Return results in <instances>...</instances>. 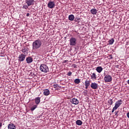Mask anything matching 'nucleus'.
I'll return each instance as SVG.
<instances>
[{
	"label": "nucleus",
	"instance_id": "f257e3e1",
	"mask_svg": "<svg viewBox=\"0 0 129 129\" xmlns=\"http://www.w3.org/2000/svg\"><path fill=\"white\" fill-rule=\"evenodd\" d=\"M41 46H42V41H41V40L37 39L35 40L32 43V51L38 50V49L41 48Z\"/></svg>",
	"mask_w": 129,
	"mask_h": 129
},
{
	"label": "nucleus",
	"instance_id": "f03ea898",
	"mask_svg": "<svg viewBox=\"0 0 129 129\" xmlns=\"http://www.w3.org/2000/svg\"><path fill=\"white\" fill-rule=\"evenodd\" d=\"M40 70L43 73H47L49 72V68L46 64H41L40 66Z\"/></svg>",
	"mask_w": 129,
	"mask_h": 129
},
{
	"label": "nucleus",
	"instance_id": "7ed1b4c3",
	"mask_svg": "<svg viewBox=\"0 0 129 129\" xmlns=\"http://www.w3.org/2000/svg\"><path fill=\"white\" fill-rule=\"evenodd\" d=\"M25 2L27 5H24L22 7V8L25 9V10H27V9H28L29 7L31 6H33L34 5V0H26Z\"/></svg>",
	"mask_w": 129,
	"mask_h": 129
},
{
	"label": "nucleus",
	"instance_id": "20e7f679",
	"mask_svg": "<svg viewBox=\"0 0 129 129\" xmlns=\"http://www.w3.org/2000/svg\"><path fill=\"white\" fill-rule=\"evenodd\" d=\"M104 80L106 83L111 82L112 81V77L109 75H106L104 78Z\"/></svg>",
	"mask_w": 129,
	"mask_h": 129
},
{
	"label": "nucleus",
	"instance_id": "39448f33",
	"mask_svg": "<svg viewBox=\"0 0 129 129\" xmlns=\"http://www.w3.org/2000/svg\"><path fill=\"white\" fill-rule=\"evenodd\" d=\"M70 46H75L77 44V40L74 37H71L70 39Z\"/></svg>",
	"mask_w": 129,
	"mask_h": 129
},
{
	"label": "nucleus",
	"instance_id": "423d86ee",
	"mask_svg": "<svg viewBox=\"0 0 129 129\" xmlns=\"http://www.w3.org/2000/svg\"><path fill=\"white\" fill-rule=\"evenodd\" d=\"M121 104H122V101L121 100H119L115 102L114 107L115 109H117V108H118L120 105H121Z\"/></svg>",
	"mask_w": 129,
	"mask_h": 129
},
{
	"label": "nucleus",
	"instance_id": "0eeeda50",
	"mask_svg": "<svg viewBox=\"0 0 129 129\" xmlns=\"http://www.w3.org/2000/svg\"><path fill=\"white\" fill-rule=\"evenodd\" d=\"M25 59H26V55L21 54L18 57V60L20 62H23V61H25Z\"/></svg>",
	"mask_w": 129,
	"mask_h": 129
},
{
	"label": "nucleus",
	"instance_id": "6e6552de",
	"mask_svg": "<svg viewBox=\"0 0 129 129\" xmlns=\"http://www.w3.org/2000/svg\"><path fill=\"white\" fill-rule=\"evenodd\" d=\"M47 7L49 9H54L55 8V3L52 1L49 2L47 4Z\"/></svg>",
	"mask_w": 129,
	"mask_h": 129
},
{
	"label": "nucleus",
	"instance_id": "1a4fd4ad",
	"mask_svg": "<svg viewBox=\"0 0 129 129\" xmlns=\"http://www.w3.org/2000/svg\"><path fill=\"white\" fill-rule=\"evenodd\" d=\"M91 87L92 89H97V88H98V84L96 83H92L91 84Z\"/></svg>",
	"mask_w": 129,
	"mask_h": 129
},
{
	"label": "nucleus",
	"instance_id": "9d476101",
	"mask_svg": "<svg viewBox=\"0 0 129 129\" xmlns=\"http://www.w3.org/2000/svg\"><path fill=\"white\" fill-rule=\"evenodd\" d=\"M71 102L73 104H76V105L78 104L79 103V101H78V100H77V99H75V98H73V99H71Z\"/></svg>",
	"mask_w": 129,
	"mask_h": 129
},
{
	"label": "nucleus",
	"instance_id": "9b49d317",
	"mask_svg": "<svg viewBox=\"0 0 129 129\" xmlns=\"http://www.w3.org/2000/svg\"><path fill=\"white\" fill-rule=\"evenodd\" d=\"M26 60L28 64H29L30 63H32V62H33V58L30 56L27 57Z\"/></svg>",
	"mask_w": 129,
	"mask_h": 129
},
{
	"label": "nucleus",
	"instance_id": "f8f14e48",
	"mask_svg": "<svg viewBox=\"0 0 129 129\" xmlns=\"http://www.w3.org/2000/svg\"><path fill=\"white\" fill-rule=\"evenodd\" d=\"M43 94L45 96H48L50 94V91L48 89H45L43 90Z\"/></svg>",
	"mask_w": 129,
	"mask_h": 129
},
{
	"label": "nucleus",
	"instance_id": "ddd939ff",
	"mask_svg": "<svg viewBox=\"0 0 129 129\" xmlns=\"http://www.w3.org/2000/svg\"><path fill=\"white\" fill-rule=\"evenodd\" d=\"M8 129H16V125L14 123H10L8 126Z\"/></svg>",
	"mask_w": 129,
	"mask_h": 129
},
{
	"label": "nucleus",
	"instance_id": "4468645a",
	"mask_svg": "<svg viewBox=\"0 0 129 129\" xmlns=\"http://www.w3.org/2000/svg\"><path fill=\"white\" fill-rule=\"evenodd\" d=\"M96 70L98 73H101L103 69L101 67H98L96 68Z\"/></svg>",
	"mask_w": 129,
	"mask_h": 129
},
{
	"label": "nucleus",
	"instance_id": "2eb2a0df",
	"mask_svg": "<svg viewBox=\"0 0 129 129\" xmlns=\"http://www.w3.org/2000/svg\"><path fill=\"white\" fill-rule=\"evenodd\" d=\"M90 13L92 15H96L97 14V10L96 9H92L90 10Z\"/></svg>",
	"mask_w": 129,
	"mask_h": 129
},
{
	"label": "nucleus",
	"instance_id": "dca6fc26",
	"mask_svg": "<svg viewBox=\"0 0 129 129\" xmlns=\"http://www.w3.org/2000/svg\"><path fill=\"white\" fill-rule=\"evenodd\" d=\"M85 85L86 86V89H87L89 85H90V81H88L87 80H86L85 82Z\"/></svg>",
	"mask_w": 129,
	"mask_h": 129
},
{
	"label": "nucleus",
	"instance_id": "f3484780",
	"mask_svg": "<svg viewBox=\"0 0 129 129\" xmlns=\"http://www.w3.org/2000/svg\"><path fill=\"white\" fill-rule=\"evenodd\" d=\"M40 101H41V98L39 97L35 99V102L36 104H37V105H38V104L40 103Z\"/></svg>",
	"mask_w": 129,
	"mask_h": 129
},
{
	"label": "nucleus",
	"instance_id": "a211bd4d",
	"mask_svg": "<svg viewBox=\"0 0 129 129\" xmlns=\"http://www.w3.org/2000/svg\"><path fill=\"white\" fill-rule=\"evenodd\" d=\"M75 18V17H74V15H71L69 16V20L70 21H74Z\"/></svg>",
	"mask_w": 129,
	"mask_h": 129
},
{
	"label": "nucleus",
	"instance_id": "6ab92c4d",
	"mask_svg": "<svg viewBox=\"0 0 129 129\" xmlns=\"http://www.w3.org/2000/svg\"><path fill=\"white\" fill-rule=\"evenodd\" d=\"M22 52L24 53V55H28L29 52L28 51V49L24 48L22 49Z\"/></svg>",
	"mask_w": 129,
	"mask_h": 129
},
{
	"label": "nucleus",
	"instance_id": "aec40b11",
	"mask_svg": "<svg viewBox=\"0 0 129 129\" xmlns=\"http://www.w3.org/2000/svg\"><path fill=\"white\" fill-rule=\"evenodd\" d=\"M76 124H77V125H82V121H81L80 120H77L76 121Z\"/></svg>",
	"mask_w": 129,
	"mask_h": 129
},
{
	"label": "nucleus",
	"instance_id": "412c9836",
	"mask_svg": "<svg viewBox=\"0 0 129 129\" xmlns=\"http://www.w3.org/2000/svg\"><path fill=\"white\" fill-rule=\"evenodd\" d=\"M37 107H38V105H34L31 108V111H34Z\"/></svg>",
	"mask_w": 129,
	"mask_h": 129
},
{
	"label": "nucleus",
	"instance_id": "4be33fe9",
	"mask_svg": "<svg viewBox=\"0 0 129 129\" xmlns=\"http://www.w3.org/2000/svg\"><path fill=\"white\" fill-rule=\"evenodd\" d=\"M108 42H109V45H112L114 42V39L113 38H112L110 40H109Z\"/></svg>",
	"mask_w": 129,
	"mask_h": 129
},
{
	"label": "nucleus",
	"instance_id": "5701e85b",
	"mask_svg": "<svg viewBox=\"0 0 129 129\" xmlns=\"http://www.w3.org/2000/svg\"><path fill=\"white\" fill-rule=\"evenodd\" d=\"M91 78L92 79H96V74L95 73H92V75H91Z\"/></svg>",
	"mask_w": 129,
	"mask_h": 129
},
{
	"label": "nucleus",
	"instance_id": "b1692460",
	"mask_svg": "<svg viewBox=\"0 0 129 129\" xmlns=\"http://www.w3.org/2000/svg\"><path fill=\"white\" fill-rule=\"evenodd\" d=\"M74 82L76 84H79L80 83V79H76L74 80Z\"/></svg>",
	"mask_w": 129,
	"mask_h": 129
},
{
	"label": "nucleus",
	"instance_id": "393cba45",
	"mask_svg": "<svg viewBox=\"0 0 129 129\" xmlns=\"http://www.w3.org/2000/svg\"><path fill=\"white\" fill-rule=\"evenodd\" d=\"M108 103L110 105H112V103H113V101H112V99L109 100L108 101Z\"/></svg>",
	"mask_w": 129,
	"mask_h": 129
},
{
	"label": "nucleus",
	"instance_id": "a878e982",
	"mask_svg": "<svg viewBox=\"0 0 129 129\" xmlns=\"http://www.w3.org/2000/svg\"><path fill=\"white\" fill-rule=\"evenodd\" d=\"M68 76H71L72 75V73L71 72H69L67 74Z\"/></svg>",
	"mask_w": 129,
	"mask_h": 129
},
{
	"label": "nucleus",
	"instance_id": "bb28decb",
	"mask_svg": "<svg viewBox=\"0 0 129 129\" xmlns=\"http://www.w3.org/2000/svg\"><path fill=\"white\" fill-rule=\"evenodd\" d=\"M116 108H115L114 107H113V109H112V112L113 113V112H114V111L115 110H116Z\"/></svg>",
	"mask_w": 129,
	"mask_h": 129
},
{
	"label": "nucleus",
	"instance_id": "cd10ccee",
	"mask_svg": "<svg viewBox=\"0 0 129 129\" xmlns=\"http://www.w3.org/2000/svg\"><path fill=\"white\" fill-rule=\"evenodd\" d=\"M117 113H118V111H115V115H116V116H118V114H117Z\"/></svg>",
	"mask_w": 129,
	"mask_h": 129
},
{
	"label": "nucleus",
	"instance_id": "c85d7f7f",
	"mask_svg": "<svg viewBox=\"0 0 129 129\" xmlns=\"http://www.w3.org/2000/svg\"><path fill=\"white\" fill-rule=\"evenodd\" d=\"M126 115H127V117L129 118V112L127 113Z\"/></svg>",
	"mask_w": 129,
	"mask_h": 129
},
{
	"label": "nucleus",
	"instance_id": "c756f323",
	"mask_svg": "<svg viewBox=\"0 0 129 129\" xmlns=\"http://www.w3.org/2000/svg\"><path fill=\"white\" fill-rule=\"evenodd\" d=\"M2 126H3V123L0 122V127H2Z\"/></svg>",
	"mask_w": 129,
	"mask_h": 129
},
{
	"label": "nucleus",
	"instance_id": "7c9ffc66",
	"mask_svg": "<svg viewBox=\"0 0 129 129\" xmlns=\"http://www.w3.org/2000/svg\"><path fill=\"white\" fill-rule=\"evenodd\" d=\"M27 17H29L30 16V14L29 13H27V15H26Z\"/></svg>",
	"mask_w": 129,
	"mask_h": 129
},
{
	"label": "nucleus",
	"instance_id": "2f4dec72",
	"mask_svg": "<svg viewBox=\"0 0 129 129\" xmlns=\"http://www.w3.org/2000/svg\"><path fill=\"white\" fill-rule=\"evenodd\" d=\"M67 62H68V60H65L64 61V63H67Z\"/></svg>",
	"mask_w": 129,
	"mask_h": 129
},
{
	"label": "nucleus",
	"instance_id": "473e14b6",
	"mask_svg": "<svg viewBox=\"0 0 129 129\" xmlns=\"http://www.w3.org/2000/svg\"><path fill=\"white\" fill-rule=\"evenodd\" d=\"M127 84H129V80L127 81Z\"/></svg>",
	"mask_w": 129,
	"mask_h": 129
},
{
	"label": "nucleus",
	"instance_id": "72a5a7b5",
	"mask_svg": "<svg viewBox=\"0 0 129 129\" xmlns=\"http://www.w3.org/2000/svg\"><path fill=\"white\" fill-rule=\"evenodd\" d=\"M110 56H111V58H112V55H111Z\"/></svg>",
	"mask_w": 129,
	"mask_h": 129
}]
</instances>
